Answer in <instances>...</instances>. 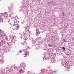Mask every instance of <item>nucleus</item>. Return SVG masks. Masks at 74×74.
<instances>
[{
  "instance_id": "1",
  "label": "nucleus",
  "mask_w": 74,
  "mask_h": 74,
  "mask_svg": "<svg viewBox=\"0 0 74 74\" xmlns=\"http://www.w3.org/2000/svg\"><path fill=\"white\" fill-rule=\"evenodd\" d=\"M21 69H20L18 73L21 74V73H23L25 71V68L24 67L26 66L25 64L24 63H22L20 64Z\"/></svg>"
},
{
  "instance_id": "2",
  "label": "nucleus",
  "mask_w": 74,
  "mask_h": 74,
  "mask_svg": "<svg viewBox=\"0 0 74 74\" xmlns=\"http://www.w3.org/2000/svg\"><path fill=\"white\" fill-rule=\"evenodd\" d=\"M17 22H18V21L15 20L14 22V25H13V26H16V28H14L13 29L14 30H17L19 28V25H17Z\"/></svg>"
},
{
  "instance_id": "3",
  "label": "nucleus",
  "mask_w": 74,
  "mask_h": 74,
  "mask_svg": "<svg viewBox=\"0 0 74 74\" xmlns=\"http://www.w3.org/2000/svg\"><path fill=\"white\" fill-rule=\"evenodd\" d=\"M35 43V44H34V45L36 46V49H40V47H39L40 45H39L38 43H37V42H36V43Z\"/></svg>"
},
{
  "instance_id": "4",
  "label": "nucleus",
  "mask_w": 74,
  "mask_h": 74,
  "mask_svg": "<svg viewBox=\"0 0 74 74\" xmlns=\"http://www.w3.org/2000/svg\"><path fill=\"white\" fill-rule=\"evenodd\" d=\"M62 65L63 66H64V67H67V65H68V63H67V62H65L64 63V62L62 61Z\"/></svg>"
},
{
  "instance_id": "5",
  "label": "nucleus",
  "mask_w": 74,
  "mask_h": 74,
  "mask_svg": "<svg viewBox=\"0 0 74 74\" xmlns=\"http://www.w3.org/2000/svg\"><path fill=\"white\" fill-rule=\"evenodd\" d=\"M29 39L30 40H31V41H32L33 44H36L35 43H36V40H34L32 38H30Z\"/></svg>"
},
{
  "instance_id": "6",
  "label": "nucleus",
  "mask_w": 74,
  "mask_h": 74,
  "mask_svg": "<svg viewBox=\"0 0 74 74\" xmlns=\"http://www.w3.org/2000/svg\"><path fill=\"white\" fill-rule=\"evenodd\" d=\"M48 73L49 74H53V73H56V72L53 71L51 70H50L49 71Z\"/></svg>"
},
{
  "instance_id": "7",
  "label": "nucleus",
  "mask_w": 74,
  "mask_h": 74,
  "mask_svg": "<svg viewBox=\"0 0 74 74\" xmlns=\"http://www.w3.org/2000/svg\"><path fill=\"white\" fill-rule=\"evenodd\" d=\"M29 33L28 34H27L25 33V40H27V38H28L29 37H30V36L29 35Z\"/></svg>"
},
{
  "instance_id": "8",
  "label": "nucleus",
  "mask_w": 74,
  "mask_h": 74,
  "mask_svg": "<svg viewBox=\"0 0 74 74\" xmlns=\"http://www.w3.org/2000/svg\"><path fill=\"white\" fill-rule=\"evenodd\" d=\"M21 37L22 38H23V39L26 40V37H25V33H23V34L21 35Z\"/></svg>"
},
{
  "instance_id": "9",
  "label": "nucleus",
  "mask_w": 74,
  "mask_h": 74,
  "mask_svg": "<svg viewBox=\"0 0 74 74\" xmlns=\"http://www.w3.org/2000/svg\"><path fill=\"white\" fill-rule=\"evenodd\" d=\"M41 71L42 73H43V74H44L45 73H48L47 71H48V70H45L44 69H42Z\"/></svg>"
},
{
  "instance_id": "10",
  "label": "nucleus",
  "mask_w": 74,
  "mask_h": 74,
  "mask_svg": "<svg viewBox=\"0 0 74 74\" xmlns=\"http://www.w3.org/2000/svg\"><path fill=\"white\" fill-rule=\"evenodd\" d=\"M7 13L6 12L2 14V15H3V16H4L5 17L7 16Z\"/></svg>"
},
{
  "instance_id": "11",
  "label": "nucleus",
  "mask_w": 74,
  "mask_h": 74,
  "mask_svg": "<svg viewBox=\"0 0 74 74\" xmlns=\"http://www.w3.org/2000/svg\"><path fill=\"white\" fill-rule=\"evenodd\" d=\"M47 46L50 48H51V47H53V45L52 44H48Z\"/></svg>"
},
{
  "instance_id": "12",
  "label": "nucleus",
  "mask_w": 74,
  "mask_h": 74,
  "mask_svg": "<svg viewBox=\"0 0 74 74\" xmlns=\"http://www.w3.org/2000/svg\"><path fill=\"white\" fill-rule=\"evenodd\" d=\"M3 20L2 19V17L0 16V22H2Z\"/></svg>"
},
{
  "instance_id": "13",
  "label": "nucleus",
  "mask_w": 74,
  "mask_h": 74,
  "mask_svg": "<svg viewBox=\"0 0 74 74\" xmlns=\"http://www.w3.org/2000/svg\"><path fill=\"white\" fill-rule=\"evenodd\" d=\"M29 55V53H28L27 52H26L25 53V56Z\"/></svg>"
},
{
  "instance_id": "14",
  "label": "nucleus",
  "mask_w": 74,
  "mask_h": 74,
  "mask_svg": "<svg viewBox=\"0 0 74 74\" xmlns=\"http://www.w3.org/2000/svg\"><path fill=\"white\" fill-rule=\"evenodd\" d=\"M1 62H2V63H4V60L3 59H2L1 60Z\"/></svg>"
},
{
  "instance_id": "15",
  "label": "nucleus",
  "mask_w": 74,
  "mask_h": 74,
  "mask_svg": "<svg viewBox=\"0 0 74 74\" xmlns=\"http://www.w3.org/2000/svg\"><path fill=\"white\" fill-rule=\"evenodd\" d=\"M62 49H63L64 51V50H65V49H66V48H65L64 47H62Z\"/></svg>"
},
{
  "instance_id": "16",
  "label": "nucleus",
  "mask_w": 74,
  "mask_h": 74,
  "mask_svg": "<svg viewBox=\"0 0 74 74\" xmlns=\"http://www.w3.org/2000/svg\"><path fill=\"white\" fill-rule=\"evenodd\" d=\"M66 69L67 70V71H69V67L66 68Z\"/></svg>"
},
{
  "instance_id": "17",
  "label": "nucleus",
  "mask_w": 74,
  "mask_h": 74,
  "mask_svg": "<svg viewBox=\"0 0 74 74\" xmlns=\"http://www.w3.org/2000/svg\"><path fill=\"white\" fill-rule=\"evenodd\" d=\"M26 49L25 50V49H24V50H23V51H24V52H26Z\"/></svg>"
},
{
  "instance_id": "18",
  "label": "nucleus",
  "mask_w": 74,
  "mask_h": 74,
  "mask_svg": "<svg viewBox=\"0 0 74 74\" xmlns=\"http://www.w3.org/2000/svg\"><path fill=\"white\" fill-rule=\"evenodd\" d=\"M22 44L23 45H25V43H22Z\"/></svg>"
},
{
  "instance_id": "19",
  "label": "nucleus",
  "mask_w": 74,
  "mask_h": 74,
  "mask_svg": "<svg viewBox=\"0 0 74 74\" xmlns=\"http://www.w3.org/2000/svg\"><path fill=\"white\" fill-rule=\"evenodd\" d=\"M19 52L20 53H21V52H22V51L20 50Z\"/></svg>"
},
{
  "instance_id": "20",
  "label": "nucleus",
  "mask_w": 74,
  "mask_h": 74,
  "mask_svg": "<svg viewBox=\"0 0 74 74\" xmlns=\"http://www.w3.org/2000/svg\"><path fill=\"white\" fill-rule=\"evenodd\" d=\"M13 67H14V69H15V70H16V69H15V66H13Z\"/></svg>"
},
{
  "instance_id": "21",
  "label": "nucleus",
  "mask_w": 74,
  "mask_h": 74,
  "mask_svg": "<svg viewBox=\"0 0 74 74\" xmlns=\"http://www.w3.org/2000/svg\"><path fill=\"white\" fill-rule=\"evenodd\" d=\"M1 45H2V44L0 45V46H1Z\"/></svg>"
},
{
  "instance_id": "22",
  "label": "nucleus",
  "mask_w": 74,
  "mask_h": 74,
  "mask_svg": "<svg viewBox=\"0 0 74 74\" xmlns=\"http://www.w3.org/2000/svg\"><path fill=\"white\" fill-rule=\"evenodd\" d=\"M1 32V30L0 29V32Z\"/></svg>"
},
{
  "instance_id": "23",
  "label": "nucleus",
  "mask_w": 74,
  "mask_h": 74,
  "mask_svg": "<svg viewBox=\"0 0 74 74\" xmlns=\"http://www.w3.org/2000/svg\"><path fill=\"white\" fill-rule=\"evenodd\" d=\"M12 14H14V12L12 13Z\"/></svg>"
},
{
  "instance_id": "24",
  "label": "nucleus",
  "mask_w": 74,
  "mask_h": 74,
  "mask_svg": "<svg viewBox=\"0 0 74 74\" xmlns=\"http://www.w3.org/2000/svg\"><path fill=\"white\" fill-rule=\"evenodd\" d=\"M43 59H45V58H43Z\"/></svg>"
},
{
  "instance_id": "25",
  "label": "nucleus",
  "mask_w": 74,
  "mask_h": 74,
  "mask_svg": "<svg viewBox=\"0 0 74 74\" xmlns=\"http://www.w3.org/2000/svg\"><path fill=\"white\" fill-rule=\"evenodd\" d=\"M29 73V72H27V73Z\"/></svg>"
},
{
  "instance_id": "26",
  "label": "nucleus",
  "mask_w": 74,
  "mask_h": 74,
  "mask_svg": "<svg viewBox=\"0 0 74 74\" xmlns=\"http://www.w3.org/2000/svg\"><path fill=\"white\" fill-rule=\"evenodd\" d=\"M52 63H53V62H52Z\"/></svg>"
},
{
  "instance_id": "27",
  "label": "nucleus",
  "mask_w": 74,
  "mask_h": 74,
  "mask_svg": "<svg viewBox=\"0 0 74 74\" xmlns=\"http://www.w3.org/2000/svg\"><path fill=\"white\" fill-rule=\"evenodd\" d=\"M18 68H19H19H20V67H19Z\"/></svg>"
},
{
  "instance_id": "28",
  "label": "nucleus",
  "mask_w": 74,
  "mask_h": 74,
  "mask_svg": "<svg viewBox=\"0 0 74 74\" xmlns=\"http://www.w3.org/2000/svg\"><path fill=\"white\" fill-rule=\"evenodd\" d=\"M24 57H25V56H24Z\"/></svg>"
}]
</instances>
